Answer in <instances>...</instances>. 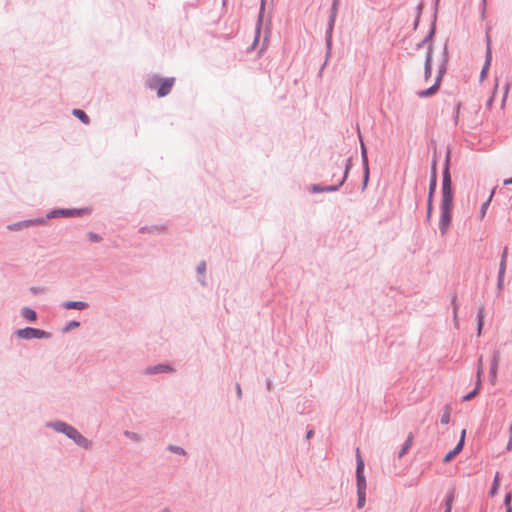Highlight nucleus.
Masks as SVG:
<instances>
[{
  "instance_id": "f257e3e1",
  "label": "nucleus",
  "mask_w": 512,
  "mask_h": 512,
  "mask_svg": "<svg viewBox=\"0 0 512 512\" xmlns=\"http://www.w3.org/2000/svg\"><path fill=\"white\" fill-rule=\"evenodd\" d=\"M454 191L452 187V178L450 173V151H447L443 172H442V186H441V203H440V219L439 230L442 236H445L452 223Z\"/></svg>"
},
{
  "instance_id": "f03ea898",
  "label": "nucleus",
  "mask_w": 512,
  "mask_h": 512,
  "mask_svg": "<svg viewBox=\"0 0 512 512\" xmlns=\"http://www.w3.org/2000/svg\"><path fill=\"white\" fill-rule=\"evenodd\" d=\"M448 61H449L448 41H446L444 44V47H443L441 62L438 66V71H437V76H436L435 82L431 87L417 92V95L420 98H428V97L435 95L438 92V90L441 86L443 76L447 72Z\"/></svg>"
},
{
  "instance_id": "7ed1b4c3",
  "label": "nucleus",
  "mask_w": 512,
  "mask_h": 512,
  "mask_svg": "<svg viewBox=\"0 0 512 512\" xmlns=\"http://www.w3.org/2000/svg\"><path fill=\"white\" fill-rule=\"evenodd\" d=\"M174 82V78L161 79L157 76H153L148 80V86L153 90H157L159 97H164L170 93Z\"/></svg>"
},
{
  "instance_id": "20e7f679",
  "label": "nucleus",
  "mask_w": 512,
  "mask_h": 512,
  "mask_svg": "<svg viewBox=\"0 0 512 512\" xmlns=\"http://www.w3.org/2000/svg\"><path fill=\"white\" fill-rule=\"evenodd\" d=\"M356 486L357 492L366 493L367 483L364 475V461L360 456L359 449H356Z\"/></svg>"
},
{
  "instance_id": "39448f33",
  "label": "nucleus",
  "mask_w": 512,
  "mask_h": 512,
  "mask_svg": "<svg viewBox=\"0 0 512 512\" xmlns=\"http://www.w3.org/2000/svg\"><path fill=\"white\" fill-rule=\"evenodd\" d=\"M16 336L20 339H47L50 337V334L44 330L26 327L23 329H19L16 331Z\"/></svg>"
},
{
  "instance_id": "423d86ee",
  "label": "nucleus",
  "mask_w": 512,
  "mask_h": 512,
  "mask_svg": "<svg viewBox=\"0 0 512 512\" xmlns=\"http://www.w3.org/2000/svg\"><path fill=\"white\" fill-rule=\"evenodd\" d=\"M359 141L361 144V158H362V165H363V189L366 187L368 180H369V163H368V155H367V148L363 142L361 132L359 128L357 129Z\"/></svg>"
},
{
  "instance_id": "0eeeda50",
  "label": "nucleus",
  "mask_w": 512,
  "mask_h": 512,
  "mask_svg": "<svg viewBox=\"0 0 512 512\" xmlns=\"http://www.w3.org/2000/svg\"><path fill=\"white\" fill-rule=\"evenodd\" d=\"M490 31H491V27H487L486 29V53H485V63H484V66L481 70V75L480 77L481 78H484L485 75L487 74V71L489 69V66L491 64V61H492V49H491V38H490Z\"/></svg>"
},
{
  "instance_id": "6e6552de",
  "label": "nucleus",
  "mask_w": 512,
  "mask_h": 512,
  "mask_svg": "<svg viewBox=\"0 0 512 512\" xmlns=\"http://www.w3.org/2000/svg\"><path fill=\"white\" fill-rule=\"evenodd\" d=\"M63 433H65L69 438L73 439L78 445L83 447H88L89 442L86 438H84L75 428L68 425V427H64Z\"/></svg>"
},
{
  "instance_id": "1a4fd4ad",
  "label": "nucleus",
  "mask_w": 512,
  "mask_h": 512,
  "mask_svg": "<svg viewBox=\"0 0 512 512\" xmlns=\"http://www.w3.org/2000/svg\"><path fill=\"white\" fill-rule=\"evenodd\" d=\"M465 435H466V430L463 429L461 432L460 440L457 443V445L444 456V458H443L444 463L450 462L462 451V449L464 447V443H465Z\"/></svg>"
},
{
  "instance_id": "9d476101",
  "label": "nucleus",
  "mask_w": 512,
  "mask_h": 512,
  "mask_svg": "<svg viewBox=\"0 0 512 512\" xmlns=\"http://www.w3.org/2000/svg\"><path fill=\"white\" fill-rule=\"evenodd\" d=\"M433 48L432 43L429 44L426 52L425 63H424V79L428 81L432 75V59H433Z\"/></svg>"
},
{
  "instance_id": "9b49d317",
  "label": "nucleus",
  "mask_w": 512,
  "mask_h": 512,
  "mask_svg": "<svg viewBox=\"0 0 512 512\" xmlns=\"http://www.w3.org/2000/svg\"><path fill=\"white\" fill-rule=\"evenodd\" d=\"M43 223H44V220H42V219H30V220H25V221H20V222L10 224V225H8V229L12 230V231H17V230H22V229L28 228L33 225H39V224H43Z\"/></svg>"
},
{
  "instance_id": "f8f14e48",
  "label": "nucleus",
  "mask_w": 512,
  "mask_h": 512,
  "mask_svg": "<svg viewBox=\"0 0 512 512\" xmlns=\"http://www.w3.org/2000/svg\"><path fill=\"white\" fill-rule=\"evenodd\" d=\"M438 2H439V0H436L435 10H434V13H433V19H432V22H431V25H430V29H429L427 35L423 39V43H426L427 47L429 46L430 43L433 44L432 40H433V37L435 36V33H436V21H437V6H438Z\"/></svg>"
},
{
  "instance_id": "ddd939ff",
  "label": "nucleus",
  "mask_w": 512,
  "mask_h": 512,
  "mask_svg": "<svg viewBox=\"0 0 512 512\" xmlns=\"http://www.w3.org/2000/svg\"><path fill=\"white\" fill-rule=\"evenodd\" d=\"M499 361H500V353L498 350H494L493 354H492V359H491V363H490V371H489V376H490L492 382H494L496 379Z\"/></svg>"
},
{
  "instance_id": "4468645a",
  "label": "nucleus",
  "mask_w": 512,
  "mask_h": 512,
  "mask_svg": "<svg viewBox=\"0 0 512 512\" xmlns=\"http://www.w3.org/2000/svg\"><path fill=\"white\" fill-rule=\"evenodd\" d=\"M413 438H414V435H413V433H412V432H410V433L408 434L407 439H406V441L404 442V444H403V446H402L401 450H400V451H399V453H398V459L403 458V457L407 454V452L409 451V449H410V448H411V446H412Z\"/></svg>"
},
{
  "instance_id": "2eb2a0df",
  "label": "nucleus",
  "mask_w": 512,
  "mask_h": 512,
  "mask_svg": "<svg viewBox=\"0 0 512 512\" xmlns=\"http://www.w3.org/2000/svg\"><path fill=\"white\" fill-rule=\"evenodd\" d=\"M454 499H455V490L451 489L450 491H448L446 493V496L444 499V506H445L444 512H451Z\"/></svg>"
},
{
  "instance_id": "dca6fc26",
  "label": "nucleus",
  "mask_w": 512,
  "mask_h": 512,
  "mask_svg": "<svg viewBox=\"0 0 512 512\" xmlns=\"http://www.w3.org/2000/svg\"><path fill=\"white\" fill-rule=\"evenodd\" d=\"M484 317H485V307L482 305L477 313V333L478 335L481 334L483 325H484Z\"/></svg>"
},
{
  "instance_id": "f3484780",
  "label": "nucleus",
  "mask_w": 512,
  "mask_h": 512,
  "mask_svg": "<svg viewBox=\"0 0 512 512\" xmlns=\"http://www.w3.org/2000/svg\"><path fill=\"white\" fill-rule=\"evenodd\" d=\"M64 307L66 309H79V310H82V309L87 308L88 304L86 302H82V301H69V302H66L64 304Z\"/></svg>"
},
{
  "instance_id": "a211bd4d",
  "label": "nucleus",
  "mask_w": 512,
  "mask_h": 512,
  "mask_svg": "<svg viewBox=\"0 0 512 512\" xmlns=\"http://www.w3.org/2000/svg\"><path fill=\"white\" fill-rule=\"evenodd\" d=\"M452 408L449 404L445 405L443 408V413L440 418V422L443 425H447L450 422V416H451Z\"/></svg>"
},
{
  "instance_id": "6ab92c4d",
  "label": "nucleus",
  "mask_w": 512,
  "mask_h": 512,
  "mask_svg": "<svg viewBox=\"0 0 512 512\" xmlns=\"http://www.w3.org/2000/svg\"><path fill=\"white\" fill-rule=\"evenodd\" d=\"M437 187V176L430 175L429 191L427 199H434V194Z\"/></svg>"
},
{
  "instance_id": "aec40b11",
  "label": "nucleus",
  "mask_w": 512,
  "mask_h": 512,
  "mask_svg": "<svg viewBox=\"0 0 512 512\" xmlns=\"http://www.w3.org/2000/svg\"><path fill=\"white\" fill-rule=\"evenodd\" d=\"M481 386V379H477L475 388L469 392L468 394L462 397V401H470L472 400L479 392Z\"/></svg>"
},
{
  "instance_id": "412c9836",
  "label": "nucleus",
  "mask_w": 512,
  "mask_h": 512,
  "mask_svg": "<svg viewBox=\"0 0 512 512\" xmlns=\"http://www.w3.org/2000/svg\"><path fill=\"white\" fill-rule=\"evenodd\" d=\"M22 316L28 321H35L37 318L36 312L31 308H23L21 311Z\"/></svg>"
},
{
  "instance_id": "4be33fe9",
  "label": "nucleus",
  "mask_w": 512,
  "mask_h": 512,
  "mask_svg": "<svg viewBox=\"0 0 512 512\" xmlns=\"http://www.w3.org/2000/svg\"><path fill=\"white\" fill-rule=\"evenodd\" d=\"M73 115L76 116L78 119H80L84 124L89 123V117L86 115V113L80 109H74Z\"/></svg>"
},
{
  "instance_id": "5701e85b",
  "label": "nucleus",
  "mask_w": 512,
  "mask_h": 512,
  "mask_svg": "<svg viewBox=\"0 0 512 512\" xmlns=\"http://www.w3.org/2000/svg\"><path fill=\"white\" fill-rule=\"evenodd\" d=\"M494 195V189L491 191V194L489 196V198L481 205V208H480V216L481 218H483L486 214V211L490 205V202L492 200V197Z\"/></svg>"
},
{
  "instance_id": "b1692460",
  "label": "nucleus",
  "mask_w": 512,
  "mask_h": 512,
  "mask_svg": "<svg viewBox=\"0 0 512 512\" xmlns=\"http://www.w3.org/2000/svg\"><path fill=\"white\" fill-rule=\"evenodd\" d=\"M498 489H499V472H497L494 477L492 487L489 491V495L493 497L498 492Z\"/></svg>"
},
{
  "instance_id": "393cba45",
  "label": "nucleus",
  "mask_w": 512,
  "mask_h": 512,
  "mask_svg": "<svg viewBox=\"0 0 512 512\" xmlns=\"http://www.w3.org/2000/svg\"><path fill=\"white\" fill-rule=\"evenodd\" d=\"M507 257H508V247H505V248L503 249L502 254H501V259H500L499 269H501V270H506Z\"/></svg>"
},
{
  "instance_id": "a878e982",
  "label": "nucleus",
  "mask_w": 512,
  "mask_h": 512,
  "mask_svg": "<svg viewBox=\"0 0 512 512\" xmlns=\"http://www.w3.org/2000/svg\"><path fill=\"white\" fill-rule=\"evenodd\" d=\"M168 370H171L168 366L158 365V366H154L152 368H148L146 370V372L149 374H154V373H160V372H164V371H168Z\"/></svg>"
},
{
  "instance_id": "bb28decb",
  "label": "nucleus",
  "mask_w": 512,
  "mask_h": 512,
  "mask_svg": "<svg viewBox=\"0 0 512 512\" xmlns=\"http://www.w3.org/2000/svg\"><path fill=\"white\" fill-rule=\"evenodd\" d=\"M506 270L499 269L498 271V277H497V289L500 291L503 289L504 286V277H505Z\"/></svg>"
},
{
  "instance_id": "cd10ccee",
  "label": "nucleus",
  "mask_w": 512,
  "mask_h": 512,
  "mask_svg": "<svg viewBox=\"0 0 512 512\" xmlns=\"http://www.w3.org/2000/svg\"><path fill=\"white\" fill-rule=\"evenodd\" d=\"M433 200L434 199H427V212H426V222L429 223L432 217L433 212Z\"/></svg>"
},
{
  "instance_id": "c85d7f7f",
  "label": "nucleus",
  "mask_w": 512,
  "mask_h": 512,
  "mask_svg": "<svg viewBox=\"0 0 512 512\" xmlns=\"http://www.w3.org/2000/svg\"><path fill=\"white\" fill-rule=\"evenodd\" d=\"M357 507L359 509L363 508L365 506V503H366V493L365 492H357Z\"/></svg>"
},
{
  "instance_id": "c756f323",
  "label": "nucleus",
  "mask_w": 512,
  "mask_h": 512,
  "mask_svg": "<svg viewBox=\"0 0 512 512\" xmlns=\"http://www.w3.org/2000/svg\"><path fill=\"white\" fill-rule=\"evenodd\" d=\"M511 500H512V493L511 492L506 493L505 497H504V506H505L506 510L510 509L512 511Z\"/></svg>"
},
{
  "instance_id": "7c9ffc66",
  "label": "nucleus",
  "mask_w": 512,
  "mask_h": 512,
  "mask_svg": "<svg viewBox=\"0 0 512 512\" xmlns=\"http://www.w3.org/2000/svg\"><path fill=\"white\" fill-rule=\"evenodd\" d=\"M460 108H461V102H457L455 107H454V111H453V118H454V121H455L456 125L458 123Z\"/></svg>"
},
{
  "instance_id": "2f4dec72",
  "label": "nucleus",
  "mask_w": 512,
  "mask_h": 512,
  "mask_svg": "<svg viewBox=\"0 0 512 512\" xmlns=\"http://www.w3.org/2000/svg\"><path fill=\"white\" fill-rule=\"evenodd\" d=\"M71 216L73 215V212L71 210H58V211H54L52 212V217H55V216Z\"/></svg>"
},
{
  "instance_id": "473e14b6",
  "label": "nucleus",
  "mask_w": 512,
  "mask_h": 512,
  "mask_svg": "<svg viewBox=\"0 0 512 512\" xmlns=\"http://www.w3.org/2000/svg\"><path fill=\"white\" fill-rule=\"evenodd\" d=\"M452 306H453V316L454 320L457 319V310H458V304H457V296L454 295L451 300Z\"/></svg>"
},
{
  "instance_id": "72a5a7b5",
  "label": "nucleus",
  "mask_w": 512,
  "mask_h": 512,
  "mask_svg": "<svg viewBox=\"0 0 512 512\" xmlns=\"http://www.w3.org/2000/svg\"><path fill=\"white\" fill-rule=\"evenodd\" d=\"M483 372V368H482V356L479 357L478 359V367H477V379H481V374Z\"/></svg>"
},
{
  "instance_id": "f704fd0d",
  "label": "nucleus",
  "mask_w": 512,
  "mask_h": 512,
  "mask_svg": "<svg viewBox=\"0 0 512 512\" xmlns=\"http://www.w3.org/2000/svg\"><path fill=\"white\" fill-rule=\"evenodd\" d=\"M88 239L92 242H99L102 238L98 234L90 232L88 234Z\"/></svg>"
},
{
  "instance_id": "c9c22d12",
  "label": "nucleus",
  "mask_w": 512,
  "mask_h": 512,
  "mask_svg": "<svg viewBox=\"0 0 512 512\" xmlns=\"http://www.w3.org/2000/svg\"><path fill=\"white\" fill-rule=\"evenodd\" d=\"M506 450L510 451L512 450V424L509 427V440L506 446Z\"/></svg>"
},
{
  "instance_id": "e433bc0d",
  "label": "nucleus",
  "mask_w": 512,
  "mask_h": 512,
  "mask_svg": "<svg viewBox=\"0 0 512 512\" xmlns=\"http://www.w3.org/2000/svg\"><path fill=\"white\" fill-rule=\"evenodd\" d=\"M431 175L437 176V160L436 158H433L431 163Z\"/></svg>"
},
{
  "instance_id": "4c0bfd02",
  "label": "nucleus",
  "mask_w": 512,
  "mask_h": 512,
  "mask_svg": "<svg viewBox=\"0 0 512 512\" xmlns=\"http://www.w3.org/2000/svg\"><path fill=\"white\" fill-rule=\"evenodd\" d=\"M486 4H487V0L481 1V18L482 19H484L485 15H486Z\"/></svg>"
},
{
  "instance_id": "58836bf2",
  "label": "nucleus",
  "mask_w": 512,
  "mask_h": 512,
  "mask_svg": "<svg viewBox=\"0 0 512 512\" xmlns=\"http://www.w3.org/2000/svg\"><path fill=\"white\" fill-rule=\"evenodd\" d=\"M64 427H68V425L65 424V423H62V422H59V423L55 424V429L57 431L63 432L65 430Z\"/></svg>"
},
{
  "instance_id": "ea45409f",
  "label": "nucleus",
  "mask_w": 512,
  "mask_h": 512,
  "mask_svg": "<svg viewBox=\"0 0 512 512\" xmlns=\"http://www.w3.org/2000/svg\"><path fill=\"white\" fill-rule=\"evenodd\" d=\"M259 36H260V25L256 29V35H255V39H254L252 47H255V45L258 43Z\"/></svg>"
},
{
  "instance_id": "a19ab883",
  "label": "nucleus",
  "mask_w": 512,
  "mask_h": 512,
  "mask_svg": "<svg viewBox=\"0 0 512 512\" xmlns=\"http://www.w3.org/2000/svg\"><path fill=\"white\" fill-rule=\"evenodd\" d=\"M419 21H420V17H419V15H416L415 21H414V23H413V28H414V30H416V29H417V27H418V25H419Z\"/></svg>"
},
{
  "instance_id": "79ce46f5",
  "label": "nucleus",
  "mask_w": 512,
  "mask_h": 512,
  "mask_svg": "<svg viewBox=\"0 0 512 512\" xmlns=\"http://www.w3.org/2000/svg\"><path fill=\"white\" fill-rule=\"evenodd\" d=\"M170 449L177 453H184L183 449H181L180 447L171 446Z\"/></svg>"
},
{
  "instance_id": "37998d69",
  "label": "nucleus",
  "mask_w": 512,
  "mask_h": 512,
  "mask_svg": "<svg viewBox=\"0 0 512 512\" xmlns=\"http://www.w3.org/2000/svg\"><path fill=\"white\" fill-rule=\"evenodd\" d=\"M422 9H423V3H419L417 6V15H419V17H421Z\"/></svg>"
},
{
  "instance_id": "c03bdc74",
  "label": "nucleus",
  "mask_w": 512,
  "mask_h": 512,
  "mask_svg": "<svg viewBox=\"0 0 512 512\" xmlns=\"http://www.w3.org/2000/svg\"><path fill=\"white\" fill-rule=\"evenodd\" d=\"M425 45H427L426 43H423V40L421 42H419L417 45H416V50H419L421 49L422 47H424Z\"/></svg>"
},
{
  "instance_id": "a18cd8bd",
  "label": "nucleus",
  "mask_w": 512,
  "mask_h": 512,
  "mask_svg": "<svg viewBox=\"0 0 512 512\" xmlns=\"http://www.w3.org/2000/svg\"><path fill=\"white\" fill-rule=\"evenodd\" d=\"M504 184L505 185L512 184V177L509 178V179L504 180Z\"/></svg>"
},
{
  "instance_id": "49530a36",
  "label": "nucleus",
  "mask_w": 512,
  "mask_h": 512,
  "mask_svg": "<svg viewBox=\"0 0 512 512\" xmlns=\"http://www.w3.org/2000/svg\"><path fill=\"white\" fill-rule=\"evenodd\" d=\"M347 174H348V168H346L345 173L340 181V184H342V182H343L344 178L347 176Z\"/></svg>"
},
{
  "instance_id": "de8ad7c7",
  "label": "nucleus",
  "mask_w": 512,
  "mask_h": 512,
  "mask_svg": "<svg viewBox=\"0 0 512 512\" xmlns=\"http://www.w3.org/2000/svg\"><path fill=\"white\" fill-rule=\"evenodd\" d=\"M198 269L200 272H203L205 270V264L200 265Z\"/></svg>"
},
{
  "instance_id": "09e8293b",
  "label": "nucleus",
  "mask_w": 512,
  "mask_h": 512,
  "mask_svg": "<svg viewBox=\"0 0 512 512\" xmlns=\"http://www.w3.org/2000/svg\"><path fill=\"white\" fill-rule=\"evenodd\" d=\"M237 393L239 396H241L242 391L239 385H237Z\"/></svg>"
},
{
  "instance_id": "8fccbe9b",
  "label": "nucleus",
  "mask_w": 512,
  "mask_h": 512,
  "mask_svg": "<svg viewBox=\"0 0 512 512\" xmlns=\"http://www.w3.org/2000/svg\"><path fill=\"white\" fill-rule=\"evenodd\" d=\"M78 325H79V324H78L77 322H73V323L71 324V326H72V327H76V326H78Z\"/></svg>"
},
{
  "instance_id": "3c124183",
  "label": "nucleus",
  "mask_w": 512,
  "mask_h": 512,
  "mask_svg": "<svg viewBox=\"0 0 512 512\" xmlns=\"http://www.w3.org/2000/svg\"><path fill=\"white\" fill-rule=\"evenodd\" d=\"M311 435H312V431H309V432L307 433V438H310V437H311Z\"/></svg>"
},
{
  "instance_id": "603ef678",
  "label": "nucleus",
  "mask_w": 512,
  "mask_h": 512,
  "mask_svg": "<svg viewBox=\"0 0 512 512\" xmlns=\"http://www.w3.org/2000/svg\"><path fill=\"white\" fill-rule=\"evenodd\" d=\"M508 94V87L506 88L504 99L506 98V95Z\"/></svg>"
},
{
  "instance_id": "864d4df0",
  "label": "nucleus",
  "mask_w": 512,
  "mask_h": 512,
  "mask_svg": "<svg viewBox=\"0 0 512 512\" xmlns=\"http://www.w3.org/2000/svg\"><path fill=\"white\" fill-rule=\"evenodd\" d=\"M506 512H512V511H511L510 509H507V511H506Z\"/></svg>"
}]
</instances>
